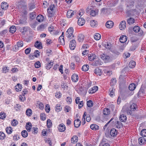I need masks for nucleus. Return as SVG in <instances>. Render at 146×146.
Listing matches in <instances>:
<instances>
[{"instance_id":"1","label":"nucleus","mask_w":146,"mask_h":146,"mask_svg":"<svg viewBox=\"0 0 146 146\" xmlns=\"http://www.w3.org/2000/svg\"><path fill=\"white\" fill-rule=\"evenodd\" d=\"M137 106L136 104H133L130 106L129 108H127L126 106H125L123 108V111L126 112L128 115H131L132 111H134L136 109Z\"/></svg>"},{"instance_id":"2","label":"nucleus","mask_w":146,"mask_h":146,"mask_svg":"<svg viewBox=\"0 0 146 146\" xmlns=\"http://www.w3.org/2000/svg\"><path fill=\"white\" fill-rule=\"evenodd\" d=\"M48 16L50 18V20L52 21L55 19L56 15L55 14L54 11L51 10L50 9H47Z\"/></svg>"},{"instance_id":"3","label":"nucleus","mask_w":146,"mask_h":146,"mask_svg":"<svg viewBox=\"0 0 146 146\" xmlns=\"http://www.w3.org/2000/svg\"><path fill=\"white\" fill-rule=\"evenodd\" d=\"M74 30L72 27H70L66 31V36L67 38H69L71 36L74 37V36L73 35Z\"/></svg>"},{"instance_id":"4","label":"nucleus","mask_w":146,"mask_h":146,"mask_svg":"<svg viewBox=\"0 0 146 146\" xmlns=\"http://www.w3.org/2000/svg\"><path fill=\"white\" fill-rule=\"evenodd\" d=\"M76 46V41L75 40H73L70 42L69 46L71 50H73Z\"/></svg>"},{"instance_id":"5","label":"nucleus","mask_w":146,"mask_h":146,"mask_svg":"<svg viewBox=\"0 0 146 146\" xmlns=\"http://www.w3.org/2000/svg\"><path fill=\"white\" fill-rule=\"evenodd\" d=\"M89 9L90 11V15L92 16H95L98 13V11L97 10L92 9Z\"/></svg>"},{"instance_id":"6","label":"nucleus","mask_w":146,"mask_h":146,"mask_svg":"<svg viewBox=\"0 0 146 146\" xmlns=\"http://www.w3.org/2000/svg\"><path fill=\"white\" fill-rule=\"evenodd\" d=\"M58 129L60 132H62L65 130L66 127L64 124L61 123L59 125Z\"/></svg>"},{"instance_id":"7","label":"nucleus","mask_w":146,"mask_h":146,"mask_svg":"<svg viewBox=\"0 0 146 146\" xmlns=\"http://www.w3.org/2000/svg\"><path fill=\"white\" fill-rule=\"evenodd\" d=\"M63 34L64 33L63 32L62 35L59 37L58 39L59 41L60 42V44L62 45H64L65 44Z\"/></svg>"},{"instance_id":"8","label":"nucleus","mask_w":146,"mask_h":146,"mask_svg":"<svg viewBox=\"0 0 146 146\" xmlns=\"http://www.w3.org/2000/svg\"><path fill=\"white\" fill-rule=\"evenodd\" d=\"M113 23L111 21H109L107 22L106 24V27L109 28H111L113 26Z\"/></svg>"},{"instance_id":"9","label":"nucleus","mask_w":146,"mask_h":146,"mask_svg":"<svg viewBox=\"0 0 146 146\" xmlns=\"http://www.w3.org/2000/svg\"><path fill=\"white\" fill-rule=\"evenodd\" d=\"M126 23L125 21H122L119 25V28L121 30H123L126 27Z\"/></svg>"},{"instance_id":"10","label":"nucleus","mask_w":146,"mask_h":146,"mask_svg":"<svg viewBox=\"0 0 146 146\" xmlns=\"http://www.w3.org/2000/svg\"><path fill=\"white\" fill-rule=\"evenodd\" d=\"M100 56L101 58L104 60L108 61L110 59L109 56L107 55L104 54H103L101 55Z\"/></svg>"},{"instance_id":"11","label":"nucleus","mask_w":146,"mask_h":146,"mask_svg":"<svg viewBox=\"0 0 146 146\" xmlns=\"http://www.w3.org/2000/svg\"><path fill=\"white\" fill-rule=\"evenodd\" d=\"M71 79L73 82H76L78 80V76L76 74H74L71 77Z\"/></svg>"},{"instance_id":"12","label":"nucleus","mask_w":146,"mask_h":146,"mask_svg":"<svg viewBox=\"0 0 146 146\" xmlns=\"http://www.w3.org/2000/svg\"><path fill=\"white\" fill-rule=\"evenodd\" d=\"M127 40V37L126 36H121L119 38V40L121 42L124 43Z\"/></svg>"},{"instance_id":"13","label":"nucleus","mask_w":146,"mask_h":146,"mask_svg":"<svg viewBox=\"0 0 146 146\" xmlns=\"http://www.w3.org/2000/svg\"><path fill=\"white\" fill-rule=\"evenodd\" d=\"M85 23V20L82 18H80L78 21V23L80 26L83 25Z\"/></svg>"},{"instance_id":"14","label":"nucleus","mask_w":146,"mask_h":146,"mask_svg":"<svg viewBox=\"0 0 146 146\" xmlns=\"http://www.w3.org/2000/svg\"><path fill=\"white\" fill-rule=\"evenodd\" d=\"M74 14V11L71 10L68 11L67 13V16L68 18H70L72 17Z\"/></svg>"},{"instance_id":"15","label":"nucleus","mask_w":146,"mask_h":146,"mask_svg":"<svg viewBox=\"0 0 146 146\" xmlns=\"http://www.w3.org/2000/svg\"><path fill=\"white\" fill-rule=\"evenodd\" d=\"M81 121L79 119H76L74 121V125L75 127H79Z\"/></svg>"},{"instance_id":"16","label":"nucleus","mask_w":146,"mask_h":146,"mask_svg":"<svg viewBox=\"0 0 146 146\" xmlns=\"http://www.w3.org/2000/svg\"><path fill=\"white\" fill-rule=\"evenodd\" d=\"M98 90V87L97 86H94L88 91L89 93L93 94L96 92Z\"/></svg>"},{"instance_id":"17","label":"nucleus","mask_w":146,"mask_h":146,"mask_svg":"<svg viewBox=\"0 0 146 146\" xmlns=\"http://www.w3.org/2000/svg\"><path fill=\"white\" fill-rule=\"evenodd\" d=\"M88 59L90 61H93L96 58V56L93 54H89L88 55Z\"/></svg>"},{"instance_id":"18","label":"nucleus","mask_w":146,"mask_h":146,"mask_svg":"<svg viewBox=\"0 0 146 146\" xmlns=\"http://www.w3.org/2000/svg\"><path fill=\"white\" fill-rule=\"evenodd\" d=\"M110 133L111 136L114 137L117 135V131L115 129L112 128L110 130Z\"/></svg>"},{"instance_id":"19","label":"nucleus","mask_w":146,"mask_h":146,"mask_svg":"<svg viewBox=\"0 0 146 146\" xmlns=\"http://www.w3.org/2000/svg\"><path fill=\"white\" fill-rule=\"evenodd\" d=\"M27 19L26 17H23L20 20H18L19 24H25L27 23Z\"/></svg>"},{"instance_id":"20","label":"nucleus","mask_w":146,"mask_h":146,"mask_svg":"<svg viewBox=\"0 0 146 146\" xmlns=\"http://www.w3.org/2000/svg\"><path fill=\"white\" fill-rule=\"evenodd\" d=\"M8 7V5L5 2H3L1 4V7L3 10H6Z\"/></svg>"},{"instance_id":"21","label":"nucleus","mask_w":146,"mask_h":146,"mask_svg":"<svg viewBox=\"0 0 146 146\" xmlns=\"http://www.w3.org/2000/svg\"><path fill=\"white\" fill-rule=\"evenodd\" d=\"M84 39V36L82 34H79L78 36V41L80 42H82L83 41Z\"/></svg>"},{"instance_id":"22","label":"nucleus","mask_w":146,"mask_h":146,"mask_svg":"<svg viewBox=\"0 0 146 146\" xmlns=\"http://www.w3.org/2000/svg\"><path fill=\"white\" fill-rule=\"evenodd\" d=\"M78 141V137L76 135L73 136L71 139V142L72 143L74 144L76 143Z\"/></svg>"},{"instance_id":"23","label":"nucleus","mask_w":146,"mask_h":146,"mask_svg":"<svg viewBox=\"0 0 146 146\" xmlns=\"http://www.w3.org/2000/svg\"><path fill=\"white\" fill-rule=\"evenodd\" d=\"M90 128L94 130H97L99 129V126L97 125L93 124L91 125Z\"/></svg>"},{"instance_id":"24","label":"nucleus","mask_w":146,"mask_h":146,"mask_svg":"<svg viewBox=\"0 0 146 146\" xmlns=\"http://www.w3.org/2000/svg\"><path fill=\"white\" fill-rule=\"evenodd\" d=\"M94 72L97 75L100 76L102 74V71L101 69L96 68L94 70Z\"/></svg>"},{"instance_id":"25","label":"nucleus","mask_w":146,"mask_h":146,"mask_svg":"<svg viewBox=\"0 0 146 146\" xmlns=\"http://www.w3.org/2000/svg\"><path fill=\"white\" fill-rule=\"evenodd\" d=\"M126 119L127 117L124 114L121 115L119 117V119L121 122H125Z\"/></svg>"},{"instance_id":"26","label":"nucleus","mask_w":146,"mask_h":146,"mask_svg":"<svg viewBox=\"0 0 146 146\" xmlns=\"http://www.w3.org/2000/svg\"><path fill=\"white\" fill-rule=\"evenodd\" d=\"M138 141L140 145H142L145 143L146 140L143 137H141L139 138Z\"/></svg>"},{"instance_id":"27","label":"nucleus","mask_w":146,"mask_h":146,"mask_svg":"<svg viewBox=\"0 0 146 146\" xmlns=\"http://www.w3.org/2000/svg\"><path fill=\"white\" fill-rule=\"evenodd\" d=\"M44 19V17L42 15H38L36 17L37 20L39 22H42Z\"/></svg>"},{"instance_id":"28","label":"nucleus","mask_w":146,"mask_h":146,"mask_svg":"<svg viewBox=\"0 0 146 146\" xmlns=\"http://www.w3.org/2000/svg\"><path fill=\"white\" fill-rule=\"evenodd\" d=\"M135 21L134 19L132 17H130L128 19L127 21V23L129 25H131L135 23Z\"/></svg>"},{"instance_id":"29","label":"nucleus","mask_w":146,"mask_h":146,"mask_svg":"<svg viewBox=\"0 0 146 146\" xmlns=\"http://www.w3.org/2000/svg\"><path fill=\"white\" fill-rule=\"evenodd\" d=\"M115 125L116 127L118 129H119L123 126V124L119 121H117L115 123Z\"/></svg>"},{"instance_id":"30","label":"nucleus","mask_w":146,"mask_h":146,"mask_svg":"<svg viewBox=\"0 0 146 146\" xmlns=\"http://www.w3.org/2000/svg\"><path fill=\"white\" fill-rule=\"evenodd\" d=\"M136 86L134 83H132L130 84L129 86V89L131 91L133 90L136 88Z\"/></svg>"},{"instance_id":"31","label":"nucleus","mask_w":146,"mask_h":146,"mask_svg":"<svg viewBox=\"0 0 146 146\" xmlns=\"http://www.w3.org/2000/svg\"><path fill=\"white\" fill-rule=\"evenodd\" d=\"M36 15L35 12H33L29 13V17L31 19L33 20L36 17Z\"/></svg>"},{"instance_id":"32","label":"nucleus","mask_w":146,"mask_h":146,"mask_svg":"<svg viewBox=\"0 0 146 146\" xmlns=\"http://www.w3.org/2000/svg\"><path fill=\"white\" fill-rule=\"evenodd\" d=\"M6 132L9 134H11L13 131L12 128L11 127H7L6 129Z\"/></svg>"},{"instance_id":"33","label":"nucleus","mask_w":146,"mask_h":146,"mask_svg":"<svg viewBox=\"0 0 146 146\" xmlns=\"http://www.w3.org/2000/svg\"><path fill=\"white\" fill-rule=\"evenodd\" d=\"M135 62L133 60L131 61L129 64V67L131 68H134L135 66Z\"/></svg>"},{"instance_id":"34","label":"nucleus","mask_w":146,"mask_h":146,"mask_svg":"<svg viewBox=\"0 0 146 146\" xmlns=\"http://www.w3.org/2000/svg\"><path fill=\"white\" fill-rule=\"evenodd\" d=\"M82 70L84 71H86L88 70L89 69V66L87 64L84 65L82 67Z\"/></svg>"},{"instance_id":"35","label":"nucleus","mask_w":146,"mask_h":146,"mask_svg":"<svg viewBox=\"0 0 146 146\" xmlns=\"http://www.w3.org/2000/svg\"><path fill=\"white\" fill-rule=\"evenodd\" d=\"M16 31V28L14 26H12L9 29V31L12 33H14Z\"/></svg>"},{"instance_id":"36","label":"nucleus","mask_w":146,"mask_h":146,"mask_svg":"<svg viewBox=\"0 0 146 146\" xmlns=\"http://www.w3.org/2000/svg\"><path fill=\"white\" fill-rule=\"evenodd\" d=\"M41 44L40 42H39L38 41H37L35 42V46L38 48H42L41 46Z\"/></svg>"},{"instance_id":"37","label":"nucleus","mask_w":146,"mask_h":146,"mask_svg":"<svg viewBox=\"0 0 146 146\" xmlns=\"http://www.w3.org/2000/svg\"><path fill=\"white\" fill-rule=\"evenodd\" d=\"M53 62H49L48 64H46V68L47 70L51 68L53 65Z\"/></svg>"},{"instance_id":"38","label":"nucleus","mask_w":146,"mask_h":146,"mask_svg":"<svg viewBox=\"0 0 146 146\" xmlns=\"http://www.w3.org/2000/svg\"><path fill=\"white\" fill-rule=\"evenodd\" d=\"M115 90V89L113 88H110V95L111 97H113V96H114Z\"/></svg>"},{"instance_id":"39","label":"nucleus","mask_w":146,"mask_h":146,"mask_svg":"<svg viewBox=\"0 0 146 146\" xmlns=\"http://www.w3.org/2000/svg\"><path fill=\"white\" fill-rule=\"evenodd\" d=\"M101 37V36L100 34L98 33H96L95 34L94 36V38L96 40H100Z\"/></svg>"},{"instance_id":"40","label":"nucleus","mask_w":146,"mask_h":146,"mask_svg":"<svg viewBox=\"0 0 146 146\" xmlns=\"http://www.w3.org/2000/svg\"><path fill=\"white\" fill-rule=\"evenodd\" d=\"M22 136L24 137H26L28 136V134L27 131L26 130H23L21 132Z\"/></svg>"},{"instance_id":"41","label":"nucleus","mask_w":146,"mask_h":146,"mask_svg":"<svg viewBox=\"0 0 146 146\" xmlns=\"http://www.w3.org/2000/svg\"><path fill=\"white\" fill-rule=\"evenodd\" d=\"M90 25L92 27H96L97 25V23L96 21H95L94 20H93L91 21Z\"/></svg>"},{"instance_id":"42","label":"nucleus","mask_w":146,"mask_h":146,"mask_svg":"<svg viewBox=\"0 0 146 146\" xmlns=\"http://www.w3.org/2000/svg\"><path fill=\"white\" fill-rule=\"evenodd\" d=\"M46 26V25H41L37 28V29L39 31H42L44 29L45 27Z\"/></svg>"},{"instance_id":"43","label":"nucleus","mask_w":146,"mask_h":146,"mask_svg":"<svg viewBox=\"0 0 146 146\" xmlns=\"http://www.w3.org/2000/svg\"><path fill=\"white\" fill-rule=\"evenodd\" d=\"M110 110L108 108H106L104 110V114L105 115H108L110 113Z\"/></svg>"},{"instance_id":"44","label":"nucleus","mask_w":146,"mask_h":146,"mask_svg":"<svg viewBox=\"0 0 146 146\" xmlns=\"http://www.w3.org/2000/svg\"><path fill=\"white\" fill-rule=\"evenodd\" d=\"M32 112V110L30 109H28L26 111V114L28 116H30Z\"/></svg>"},{"instance_id":"45","label":"nucleus","mask_w":146,"mask_h":146,"mask_svg":"<svg viewBox=\"0 0 146 146\" xmlns=\"http://www.w3.org/2000/svg\"><path fill=\"white\" fill-rule=\"evenodd\" d=\"M52 123L51 122V120L48 119L47 121V126L48 127L50 128L51 127Z\"/></svg>"},{"instance_id":"46","label":"nucleus","mask_w":146,"mask_h":146,"mask_svg":"<svg viewBox=\"0 0 146 146\" xmlns=\"http://www.w3.org/2000/svg\"><path fill=\"white\" fill-rule=\"evenodd\" d=\"M141 135L142 137L146 136V129H144L142 130L141 132Z\"/></svg>"},{"instance_id":"47","label":"nucleus","mask_w":146,"mask_h":146,"mask_svg":"<svg viewBox=\"0 0 146 146\" xmlns=\"http://www.w3.org/2000/svg\"><path fill=\"white\" fill-rule=\"evenodd\" d=\"M133 30L136 33L138 32L140 30V28L138 26H135L133 28Z\"/></svg>"},{"instance_id":"48","label":"nucleus","mask_w":146,"mask_h":146,"mask_svg":"<svg viewBox=\"0 0 146 146\" xmlns=\"http://www.w3.org/2000/svg\"><path fill=\"white\" fill-rule=\"evenodd\" d=\"M144 93V90L143 89L140 90L138 93V96L139 97L142 96V95H143Z\"/></svg>"},{"instance_id":"49","label":"nucleus","mask_w":146,"mask_h":146,"mask_svg":"<svg viewBox=\"0 0 146 146\" xmlns=\"http://www.w3.org/2000/svg\"><path fill=\"white\" fill-rule=\"evenodd\" d=\"M6 117V114L4 112L0 113V118L2 119H4Z\"/></svg>"},{"instance_id":"50","label":"nucleus","mask_w":146,"mask_h":146,"mask_svg":"<svg viewBox=\"0 0 146 146\" xmlns=\"http://www.w3.org/2000/svg\"><path fill=\"white\" fill-rule=\"evenodd\" d=\"M87 104L88 107H91L93 106V103L91 100H89L87 102Z\"/></svg>"},{"instance_id":"51","label":"nucleus","mask_w":146,"mask_h":146,"mask_svg":"<svg viewBox=\"0 0 146 146\" xmlns=\"http://www.w3.org/2000/svg\"><path fill=\"white\" fill-rule=\"evenodd\" d=\"M5 137V134L2 132H0V140L3 139Z\"/></svg>"},{"instance_id":"52","label":"nucleus","mask_w":146,"mask_h":146,"mask_svg":"<svg viewBox=\"0 0 146 146\" xmlns=\"http://www.w3.org/2000/svg\"><path fill=\"white\" fill-rule=\"evenodd\" d=\"M35 67L36 68H38L40 66V62L38 61L36 62L35 64Z\"/></svg>"},{"instance_id":"53","label":"nucleus","mask_w":146,"mask_h":146,"mask_svg":"<svg viewBox=\"0 0 146 146\" xmlns=\"http://www.w3.org/2000/svg\"><path fill=\"white\" fill-rule=\"evenodd\" d=\"M18 121L17 120L13 119L12 122L11 124L13 126H15L18 124Z\"/></svg>"},{"instance_id":"54","label":"nucleus","mask_w":146,"mask_h":146,"mask_svg":"<svg viewBox=\"0 0 146 146\" xmlns=\"http://www.w3.org/2000/svg\"><path fill=\"white\" fill-rule=\"evenodd\" d=\"M116 80L115 78H113L111 80L110 84L111 85H114L116 83Z\"/></svg>"},{"instance_id":"55","label":"nucleus","mask_w":146,"mask_h":146,"mask_svg":"<svg viewBox=\"0 0 146 146\" xmlns=\"http://www.w3.org/2000/svg\"><path fill=\"white\" fill-rule=\"evenodd\" d=\"M23 44V42L22 41H19L17 43V45L18 47H22Z\"/></svg>"},{"instance_id":"56","label":"nucleus","mask_w":146,"mask_h":146,"mask_svg":"<svg viewBox=\"0 0 146 146\" xmlns=\"http://www.w3.org/2000/svg\"><path fill=\"white\" fill-rule=\"evenodd\" d=\"M35 7V5L33 3H31L29 5V10H32Z\"/></svg>"},{"instance_id":"57","label":"nucleus","mask_w":146,"mask_h":146,"mask_svg":"<svg viewBox=\"0 0 146 146\" xmlns=\"http://www.w3.org/2000/svg\"><path fill=\"white\" fill-rule=\"evenodd\" d=\"M136 46L135 45H133L131 46L130 48L129 51H133L135 50L136 49Z\"/></svg>"},{"instance_id":"58","label":"nucleus","mask_w":146,"mask_h":146,"mask_svg":"<svg viewBox=\"0 0 146 146\" xmlns=\"http://www.w3.org/2000/svg\"><path fill=\"white\" fill-rule=\"evenodd\" d=\"M40 52L38 50H36L35 51V54L34 56L36 57H37L40 56Z\"/></svg>"},{"instance_id":"59","label":"nucleus","mask_w":146,"mask_h":146,"mask_svg":"<svg viewBox=\"0 0 146 146\" xmlns=\"http://www.w3.org/2000/svg\"><path fill=\"white\" fill-rule=\"evenodd\" d=\"M50 108L49 105L48 104H46V107L45 108L46 111L47 113H49L50 110Z\"/></svg>"},{"instance_id":"60","label":"nucleus","mask_w":146,"mask_h":146,"mask_svg":"<svg viewBox=\"0 0 146 146\" xmlns=\"http://www.w3.org/2000/svg\"><path fill=\"white\" fill-rule=\"evenodd\" d=\"M31 50V48H28L26 49L25 50V53L26 54H29Z\"/></svg>"},{"instance_id":"61","label":"nucleus","mask_w":146,"mask_h":146,"mask_svg":"<svg viewBox=\"0 0 146 146\" xmlns=\"http://www.w3.org/2000/svg\"><path fill=\"white\" fill-rule=\"evenodd\" d=\"M61 109L62 108L59 105H57L56 107V111L59 112L60 111Z\"/></svg>"},{"instance_id":"62","label":"nucleus","mask_w":146,"mask_h":146,"mask_svg":"<svg viewBox=\"0 0 146 146\" xmlns=\"http://www.w3.org/2000/svg\"><path fill=\"white\" fill-rule=\"evenodd\" d=\"M38 107L41 110H42L44 108V105L42 103L40 102L38 104Z\"/></svg>"},{"instance_id":"63","label":"nucleus","mask_w":146,"mask_h":146,"mask_svg":"<svg viewBox=\"0 0 146 146\" xmlns=\"http://www.w3.org/2000/svg\"><path fill=\"white\" fill-rule=\"evenodd\" d=\"M19 99L21 101L23 102L26 100V98L25 96H22L21 95H20L19 96Z\"/></svg>"},{"instance_id":"64","label":"nucleus","mask_w":146,"mask_h":146,"mask_svg":"<svg viewBox=\"0 0 146 146\" xmlns=\"http://www.w3.org/2000/svg\"><path fill=\"white\" fill-rule=\"evenodd\" d=\"M40 117L41 119L42 120H44L46 119V116L44 114H41Z\"/></svg>"}]
</instances>
